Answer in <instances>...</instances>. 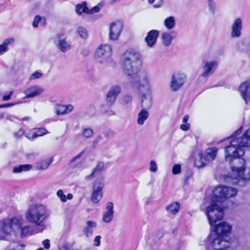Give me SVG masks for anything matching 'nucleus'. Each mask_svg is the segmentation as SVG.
I'll return each mask as SVG.
<instances>
[{
  "label": "nucleus",
  "mask_w": 250,
  "mask_h": 250,
  "mask_svg": "<svg viewBox=\"0 0 250 250\" xmlns=\"http://www.w3.org/2000/svg\"><path fill=\"white\" fill-rule=\"evenodd\" d=\"M237 190L232 187L218 186L213 190L210 205L207 208L206 213L210 226H213L217 221L223 218L224 200L236 195Z\"/></svg>",
  "instance_id": "obj_1"
},
{
  "label": "nucleus",
  "mask_w": 250,
  "mask_h": 250,
  "mask_svg": "<svg viewBox=\"0 0 250 250\" xmlns=\"http://www.w3.org/2000/svg\"><path fill=\"white\" fill-rule=\"evenodd\" d=\"M242 127L235 131L230 137L232 140L229 145L225 147V159L226 161H231L233 158L241 157L244 155L243 147L250 146V128L248 129L241 137Z\"/></svg>",
  "instance_id": "obj_2"
},
{
  "label": "nucleus",
  "mask_w": 250,
  "mask_h": 250,
  "mask_svg": "<svg viewBox=\"0 0 250 250\" xmlns=\"http://www.w3.org/2000/svg\"><path fill=\"white\" fill-rule=\"evenodd\" d=\"M141 65L140 54L133 49L127 50L123 55L122 67L123 72L131 78L139 71Z\"/></svg>",
  "instance_id": "obj_3"
},
{
  "label": "nucleus",
  "mask_w": 250,
  "mask_h": 250,
  "mask_svg": "<svg viewBox=\"0 0 250 250\" xmlns=\"http://www.w3.org/2000/svg\"><path fill=\"white\" fill-rule=\"evenodd\" d=\"M46 208L42 205L31 206L26 211L25 216L30 223L39 227L37 232H42L44 229V222L48 217Z\"/></svg>",
  "instance_id": "obj_4"
},
{
  "label": "nucleus",
  "mask_w": 250,
  "mask_h": 250,
  "mask_svg": "<svg viewBox=\"0 0 250 250\" xmlns=\"http://www.w3.org/2000/svg\"><path fill=\"white\" fill-rule=\"evenodd\" d=\"M228 162L229 163L233 177L228 176L226 180L232 185H237L240 177L243 175V173L245 171V160L239 157L233 158L232 161Z\"/></svg>",
  "instance_id": "obj_5"
},
{
  "label": "nucleus",
  "mask_w": 250,
  "mask_h": 250,
  "mask_svg": "<svg viewBox=\"0 0 250 250\" xmlns=\"http://www.w3.org/2000/svg\"><path fill=\"white\" fill-rule=\"evenodd\" d=\"M130 83L134 88L140 91L151 92L148 75L146 71H139L136 76L131 78Z\"/></svg>",
  "instance_id": "obj_6"
},
{
  "label": "nucleus",
  "mask_w": 250,
  "mask_h": 250,
  "mask_svg": "<svg viewBox=\"0 0 250 250\" xmlns=\"http://www.w3.org/2000/svg\"><path fill=\"white\" fill-rule=\"evenodd\" d=\"M231 244V238L229 237H226V238H224L215 232H211L206 241V245L212 249H216L218 247H224L225 249L229 248Z\"/></svg>",
  "instance_id": "obj_7"
},
{
  "label": "nucleus",
  "mask_w": 250,
  "mask_h": 250,
  "mask_svg": "<svg viewBox=\"0 0 250 250\" xmlns=\"http://www.w3.org/2000/svg\"><path fill=\"white\" fill-rule=\"evenodd\" d=\"M111 54V46L107 44H103L96 49L95 57L98 62L108 66L112 62L110 58Z\"/></svg>",
  "instance_id": "obj_8"
},
{
  "label": "nucleus",
  "mask_w": 250,
  "mask_h": 250,
  "mask_svg": "<svg viewBox=\"0 0 250 250\" xmlns=\"http://www.w3.org/2000/svg\"><path fill=\"white\" fill-rule=\"evenodd\" d=\"M217 152V149L215 147L208 148L204 154L202 153L198 154V159L195 160V165L199 168L205 166L215 159Z\"/></svg>",
  "instance_id": "obj_9"
},
{
  "label": "nucleus",
  "mask_w": 250,
  "mask_h": 250,
  "mask_svg": "<svg viewBox=\"0 0 250 250\" xmlns=\"http://www.w3.org/2000/svg\"><path fill=\"white\" fill-rule=\"evenodd\" d=\"M103 177L96 179L92 186L91 201L95 204L99 203L103 197L102 190L104 187Z\"/></svg>",
  "instance_id": "obj_10"
},
{
  "label": "nucleus",
  "mask_w": 250,
  "mask_h": 250,
  "mask_svg": "<svg viewBox=\"0 0 250 250\" xmlns=\"http://www.w3.org/2000/svg\"><path fill=\"white\" fill-rule=\"evenodd\" d=\"M186 75L182 72H177L173 74L169 87L173 92L179 90L186 82Z\"/></svg>",
  "instance_id": "obj_11"
},
{
  "label": "nucleus",
  "mask_w": 250,
  "mask_h": 250,
  "mask_svg": "<svg viewBox=\"0 0 250 250\" xmlns=\"http://www.w3.org/2000/svg\"><path fill=\"white\" fill-rule=\"evenodd\" d=\"M5 223L9 229V232L12 231L18 232L22 226L25 224L26 221L20 216H15L11 219H4Z\"/></svg>",
  "instance_id": "obj_12"
},
{
  "label": "nucleus",
  "mask_w": 250,
  "mask_h": 250,
  "mask_svg": "<svg viewBox=\"0 0 250 250\" xmlns=\"http://www.w3.org/2000/svg\"><path fill=\"white\" fill-rule=\"evenodd\" d=\"M218 65V62L215 60L204 61L201 77L207 78L211 76L217 69Z\"/></svg>",
  "instance_id": "obj_13"
},
{
  "label": "nucleus",
  "mask_w": 250,
  "mask_h": 250,
  "mask_svg": "<svg viewBox=\"0 0 250 250\" xmlns=\"http://www.w3.org/2000/svg\"><path fill=\"white\" fill-rule=\"evenodd\" d=\"M121 92V86L119 84L112 85L109 89L106 96L107 105L111 106Z\"/></svg>",
  "instance_id": "obj_14"
},
{
  "label": "nucleus",
  "mask_w": 250,
  "mask_h": 250,
  "mask_svg": "<svg viewBox=\"0 0 250 250\" xmlns=\"http://www.w3.org/2000/svg\"><path fill=\"white\" fill-rule=\"evenodd\" d=\"M242 19L237 18L233 21L230 27V37L232 38H239L243 30Z\"/></svg>",
  "instance_id": "obj_15"
},
{
  "label": "nucleus",
  "mask_w": 250,
  "mask_h": 250,
  "mask_svg": "<svg viewBox=\"0 0 250 250\" xmlns=\"http://www.w3.org/2000/svg\"><path fill=\"white\" fill-rule=\"evenodd\" d=\"M123 28V25L121 21H117L112 22L109 26V39L113 41L117 40L121 34Z\"/></svg>",
  "instance_id": "obj_16"
},
{
  "label": "nucleus",
  "mask_w": 250,
  "mask_h": 250,
  "mask_svg": "<svg viewBox=\"0 0 250 250\" xmlns=\"http://www.w3.org/2000/svg\"><path fill=\"white\" fill-rule=\"evenodd\" d=\"M44 89L39 85H33L26 88L23 92L26 98H32L42 94Z\"/></svg>",
  "instance_id": "obj_17"
},
{
  "label": "nucleus",
  "mask_w": 250,
  "mask_h": 250,
  "mask_svg": "<svg viewBox=\"0 0 250 250\" xmlns=\"http://www.w3.org/2000/svg\"><path fill=\"white\" fill-rule=\"evenodd\" d=\"M231 229L230 224L223 222L215 226L212 232H215L217 235L226 238V237H229L228 234L230 232Z\"/></svg>",
  "instance_id": "obj_18"
},
{
  "label": "nucleus",
  "mask_w": 250,
  "mask_h": 250,
  "mask_svg": "<svg viewBox=\"0 0 250 250\" xmlns=\"http://www.w3.org/2000/svg\"><path fill=\"white\" fill-rule=\"evenodd\" d=\"M54 43L59 50L63 53L69 50L71 45L66 41V38L63 36L57 35L54 40Z\"/></svg>",
  "instance_id": "obj_19"
},
{
  "label": "nucleus",
  "mask_w": 250,
  "mask_h": 250,
  "mask_svg": "<svg viewBox=\"0 0 250 250\" xmlns=\"http://www.w3.org/2000/svg\"><path fill=\"white\" fill-rule=\"evenodd\" d=\"M240 94L246 104L250 100V80H248L242 83L239 86Z\"/></svg>",
  "instance_id": "obj_20"
},
{
  "label": "nucleus",
  "mask_w": 250,
  "mask_h": 250,
  "mask_svg": "<svg viewBox=\"0 0 250 250\" xmlns=\"http://www.w3.org/2000/svg\"><path fill=\"white\" fill-rule=\"evenodd\" d=\"M106 210L103 215L102 220L104 223H109L113 220L114 212L113 204L112 202H109L106 204Z\"/></svg>",
  "instance_id": "obj_21"
},
{
  "label": "nucleus",
  "mask_w": 250,
  "mask_h": 250,
  "mask_svg": "<svg viewBox=\"0 0 250 250\" xmlns=\"http://www.w3.org/2000/svg\"><path fill=\"white\" fill-rule=\"evenodd\" d=\"M159 35V31L157 30H152L147 33L145 38V42L148 46L152 47L156 44Z\"/></svg>",
  "instance_id": "obj_22"
},
{
  "label": "nucleus",
  "mask_w": 250,
  "mask_h": 250,
  "mask_svg": "<svg viewBox=\"0 0 250 250\" xmlns=\"http://www.w3.org/2000/svg\"><path fill=\"white\" fill-rule=\"evenodd\" d=\"M176 31L164 32L161 34V38L163 44L165 46H169L172 42L173 39L176 37Z\"/></svg>",
  "instance_id": "obj_23"
},
{
  "label": "nucleus",
  "mask_w": 250,
  "mask_h": 250,
  "mask_svg": "<svg viewBox=\"0 0 250 250\" xmlns=\"http://www.w3.org/2000/svg\"><path fill=\"white\" fill-rule=\"evenodd\" d=\"M152 96L151 92L142 94V100L141 106L142 109H149L152 105Z\"/></svg>",
  "instance_id": "obj_24"
},
{
  "label": "nucleus",
  "mask_w": 250,
  "mask_h": 250,
  "mask_svg": "<svg viewBox=\"0 0 250 250\" xmlns=\"http://www.w3.org/2000/svg\"><path fill=\"white\" fill-rule=\"evenodd\" d=\"M73 109V106L71 104H58L54 108L55 112L57 115L67 114L72 111Z\"/></svg>",
  "instance_id": "obj_25"
},
{
  "label": "nucleus",
  "mask_w": 250,
  "mask_h": 250,
  "mask_svg": "<svg viewBox=\"0 0 250 250\" xmlns=\"http://www.w3.org/2000/svg\"><path fill=\"white\" fill-rule=\"evenodd\" d=\"M104 165L103 162H99L95 168L93 169L91 174L89 175L86 176L84 177L85 180H92L94 177L98 176L100 175L101 172L104 169Z\"/></svg>",
  "instance_id": "obj_26"
},
{
  "label": "nucleus",
  "mask_w": 250,
  "mask_h": 250,
  "mask_svg": "<svg viewBox=\"0 0 250 250\" xmlns=\"http://www.w3.org/2000/svg\"><path fill=\"white\" fill-rule=\"evenodd\" d=\"M47 133V130L43 128L36 129L34 131L29 132L25 134V137L31 141H34L37 137L42 136Z\"/></svg>",
  "instance_id": "obj_27"
},
{
  "label": "nucleus",
  "mask_w": 250,
  "mask_h": 250,
  "mask_svg": "<svg viewBox=\"0 0 250 250\" xmlns=\"http://www.w3.org/2000/svg\"><path fill=\"white\" fill-rule=\"evenodd\" d=\"M97 226V223L93 221H88L86 226L83 229V232L86 237H89L93 233V229Z\"/></svg>",
  "instance_id": "obj_28"
},
{
  "label": "nucleus",
  "mask_w": 250,
  "mask_h": 250,
  "mask_svg": "<svg viewBox=\"0 0 250 250\" xmlns=\"http://www.w3.org/2000/svg\"><path fill=\"white\" fill-rule=\"evenodd\" d=\"M10 234L9 229L6 226L4 220L0 222V239H4Z\"/></svg>",
  "instance_id": "obj_29"
},
{
  "label": "nucleus",
  "mask_w": 250,
  "mask_h": 250,
  "mask_svg": "<svg viewBox=\"0 0 250 250\" xmlns=\"http://www.w3.org/2000/svg\"><path fill=\"white\" fill-rule=\"evenodd\" d=\"M149 117L148 112L144 109H142L138 115L137 124L139 125H143Z\"/></svg>",
  "instance_id": "obj_30"
},
{
  "label": "nucleus",
  "mask_w": 250,
  "mask_h": 250,
  "mask_svg": "<svg viewBox=\"0 0 250 250\" xmlns=\"http://www.w3.org/2000/svg\"><path fill=\"white\" fill-rule=\"evenodd\" d=\"M236 49L240 52L248 53L250 51V45L243 40L239 41L236 44Z\"/></svg>",
  "instance_id": "obj_31"
},
{
  "label": "nucleus",
  "mask_w": 250,
  "mask_h": 250,
  "mask_svg": "<svg viewBox=\"0 0 250 250\" xmlns=\"http://www.w3.org/2000/svg\"><path fill=\"white\" fill-rule=\"evenodd\" d=\"M34 231L33 227L31 225H26L23 226L18 232H20L21 237H24L27 235L32 234Z\"/></svg>",
  "instance_id": "obj_32"
},
{
  "label": "nucleus",
  "mask_w": 250,
  "mask_h": 250,
  "mask_svg": "<svg viewBox=\"0 0 250 250\" xmlns=\"http://www.w3.org/2000/svg\"><path fill=\"white\" fill-rule=\"evenodd\" d=\"M180 205L178 202H173L168 205L167 208V210L172 214H176L179 211Z\"/></svg>",
  "instance_id": "obj_33"
},
{
  "label": "nucleus",
  "mask_w": 250,
  "mask_h": 250,
  "mask_svg": "<svg viewBox=\"0 0 250 250\" xmlns=\"http://www.w3.org/2000/svg\"><path fill=\"white\" fill-rule=\"evenodd\" d=\"M32 167V165L29 164L16 166L13 168V172L14 173H19L23 171H28L31 170Z\"/></svg>",
  "instance_id": "obj_34"
},
{
  "label": "nucleus",
  "mask_w": 250,
  "mask_h": 250,
  "mask_svg": "<svg viewBox=\"0 0 250 250\" xmlns=\"http://www.w3.org/2000/svg\"><path fill=\"white\" fill-rule=\"evenodd\" d=\"M164 24L167 29H172L175 25V18L172 16L167 17L165 20Z\"/></svg>",
  "instance_id": "obj_35"
},
{
  "label": "nucleus",
  "mask_w": 250,
  "mask_h": 250,
  "mask_svg": "<svg viewBox=\"0 0 250 250\" xmlns=\"http://www.w3.org/2000/svg\"><path fill=\"white\" fill-rule=\"evenodd\" d=\"M52 163L50 160H44L37 163L35 168L37 170H43L46 169Z\"/></svg>",
  "instance_id": "obj_36"
},
{
  "label": "nucleus",
  "mask_w": 250,
  "mask_h": 250,
  "mask_svg": "<svg viewBox=\"0 0 250 250\" xmlns=\"http://www.w3.org/2000/svg\"><path fill=\"white\" fill-rule=\"evenodd\" d=\"M57 195L62 202H66L67 199L71 200L73 197L71 193H69L66 196L64 194L63 191L62 189H59L57 191Z\"/></svg>",
  "instance_id": "obj_37"
},
{
  "label": "nucleus",
  "mask_w": 250,
  "mask_h": 250,
  "mask_svg": "<svg viewBox=\"0 0 250 250\" xmlns=\"http://www.w3.org/2000/svg\"><path fill=\"white\" fill-rule=\"evenodd\" d=\"M76 11L79 15L82 14L83 12L87 14L88 8L86 7V2H83L82 4H78L76 6Z\"/></svg>",
  "instance_id": "obj_38"
},
{
  "label": "nucleus",
  "mask_w": 250,
  "mask_h": 250,
  "mask_svg": "<svg viewBox=\"0 0 250 250\" xmlns=\"http://www.w3.org/2000/svg\"><path fill=\"white\" fill-rule=\"evenodd\" d=\"M245 180H250V168L247 169V171L246 174H244V172L243 175L240 177L238 184L240 186H243Z\"/></svg>",
  "instance_id": "obj_39"
},
{
  "label": "nucleus",
  "mask_w": 250,
  "mask_h": 250,
  "mask_svg": "<svg viewBox=\"0 0 250 250\" xmlns=\"http://www.w3.org/2000/svg\"><path fill=\"white\" fill-rule=\"evenodd\" d=\"M77 33L82 39H85L87 37V31L86 29L83 27H79L78 28Z\"/></svg>",
  "instance_id": "obj_40"
},
{
  "label": "nucleus",
  "mask_w": 250,
  "mask_h": 250,
  "mask_svg": "<svg viewBox=\"0 0 250 250\" xmlns=\"http://www.w3.org/2000/svg\"><path fill=\"white\" fill-rule=\"evenodd\" d=\"M93 135V130L89 127H85L83 129V135L87 138L91 137Z\"/></svg>",
  "instance_id": "obj_41"
},
{
  "label": "nucleus",
  "mask_w": 250,
  "mask_h": 250,
  "mask_svg": "<svg viewBox=\"0 0 250 250\" xmlns=\"http://www.w3.org/2000/svg\"><path fill=\"white\" fill-rule=\"evenodd\" d=\"M42 73L39 71H36L30 76L29 80L30 81L36 80L42 78Z\"/></svg>",
  "instance_id": "obj_42"
},
{
  "label": "nucleus",
  "mask_w": 250,
  "mask_h": 250,
  "mask_svg": "<svg viewBox=\"0 0 250 250\" xmlns=\"http://www.w3.org/2000/svg\"><path fill=\"white\" fill-rule=\"evenodd\" d=\"M181 172V167L180 164L174 165L172 169V174L177 175Z\"/></svg>",
  "instance_id": "obj_43"
},
{
  "label": "nucleus",
  "mask_w": 250,
  "mask_h": 250,
  "mask_svg": "<svg viewBox=\"0 0 250 250\" xmlns=\"http://www.w3.org/2000/svg\"><path fill=\"white\" fill-rule=\"evenodd\" d=\"M157 165L156 162L151 160L150 162V167L149 169L150 171L155 172L157 170Z\"/></svg>",
  "instance_id": "obj_44"
},
{
  "label": "nucleus",
  "mask_w": 250,
  "mask_h": 250,
  "mask_svg": "<svg viewBox=\"0 0 250 250\" xmlns=\"http://www.w3.org/2000/svg\"><path fill=\"white\" fill-rule=\"evenodd\" d=\"M24 133L23 130L22 128H20L17 131L14 133V136L16 139H19L23 135Z\"/></svg>",
  "instance_id": "obj_45"
},
{
  "label": "nucleus",
  "mask_w": 250,
  "mask_h": 250,
  "mask_svg": "<svg viewBox=\"0 0 250 250\" xmlns=\"http://www.w3.org/2000/svg\"><path fill=\"white\" fill-rule=\"evenodd\" d=\"M132 97L129 95H125L123 98V101L125 104L130 103L132 102Z\"/></svg>",
  "instance_id": "obj_46"
},
{
  "label": "nucleus",
  "mask_w": 250,
  "mask_h": 250,
  "mask_svg": "<svg viewBox=\"0 0 250 250\" xmlns=\"http://www.w3.org/2000/svg\"><path fill=\"white\" fill-rule=\"evenodd\" d=\"M208 4L209 10L212 13H214L215 10V3L213 0L208 1Z\"/></svg>",
  "instance_id": "obj_47"
},
{
  "label": "nucleus",
  "mask_w": 250,
  "mask_h": 250,
  "mask_svg": "<svg viewBox=\"0 0 250 250\" xmlns=\"http://www.w3.org/2000/svg\"><path fill=\"white\" fill-rule=\"evenodd\" d=\"M42 21V18L40 16H36L33 22V26L35 27H37L38 26V24L40 21Z\"/></svg>",
  "instance_id": "obj_48"
},
{
  "label": "nucleus",
  "mask_w": 250,
  "mask_h": 250,
  "mask_svg": "<svg viewBox=\"0 0 250 250\" xmlns=\"http://www.w3.org/2000/svg\"><path fill=\"white\" fill-rule=\"evenodd\" d=\"M101 236L100 235L96 236L94 240V246L96 247H99L101 244Z\"/></svg>",
  "instance_id": "obj_49"
},
{
  "label": "nucleus",
  "mask_w": 250,
  "mask_h": 250,
  "mask_svg": "<svg viewBox=\"0 0 250 250\" xmlns=\"http://www.w3.org/2000/svg\"><path fill=\"white\" fill-rule=\"evenodd\" d=\"M100 11V8L98 6H95L91 9L90 10H88V14H92L98 12Z\"/></svg>",
  "instance_id": "obj_50"
},
{
  "label": "nucleus",
  "mask_w": 250,
  "mask_h": 250,
  "mask_svg": "<svg viewBox=\"0 0 250 250\" xmlns=\"http://www.w3.org/2000/svg\"><path fill=\"white\" fill-rule=\"evenodd\" d=\"M7 46H6L3 43L0 45V55L3 54L4 52L7 51Z\"/></svg>",
  "instance_id": "obj_51"
},
{
  "label": "nucleus",
  "mask_w": 250,
  "mask_h": 250,
  "mask_svg": "<svg viewBox=\"0 0 250 250\" xmlns=\"http://www.w3.org/2000/svg\"><path fill=\"white\" fill-rule=\"evenodd\" d=\"M14 41H15V40L14 38H9V39H7L5 40L4 41V42H3V43L4 44H5L6 46H7V45L8 44L13 43L14 42Z\"/></svg>",
  "instance_id": "obj_52"
},
{
  "label": "nucleus",
  "mask_w": 250,
  "mask_h": 250,
  "mask_svg": "<svg viewBox=\"0 0 250 250\" xmlns=\"http://www.w3.org/2000/svg\"><path fill=\"white\" fill-rule=\"evenodd\" d=\"M42 244L46 249H48L50 248V241L48 239H46L43 241Z\"/></svg>",
  "instance_id": "obj_53"
},
{
  "label": "nucleus",
  "mask_w": 250,
  "mask_h": 250,
  "mask_svg": "<svg viewBox=\"0 0 250 250\" xmlns=\"http://www.w3.org/2000/svg\"><path fill=\"white\" fill-rule=\"evenodd\" d=\"M180 128L184 131H187L189 128V124H182L180 125Z\"/></svg>",
  "instance_id": "obj_54"
},
{
  "label": "nucleus",
  "mask_w": 250,
  "mask_h": 250,
  "mask_svg": "<svg viewBox=\"0 0 250 250\" xmlns=\"http://www.w3.org/2000/svg\"><path fill=\"white\" fill-rule=\"evenodd\" d=\"M13 94V91H10L8 95H5L3 97L2 100L3 101H8L10 99V98Z\"/></svg>",
  "instance_id": "obj_55"
},
{
  "label": "nucleus",
  "mask_w": 250,
  "mask_h": 250,
  "mask_svg": "<svg viewBox=\"0 0 250 250\" xmlns=\"http://www.w3.org/2000/svg\"><path fill=\"white\" fill-rule=\"evenodd\" d=\"M83 153V152H80V153H79L77 155H76L75 157H73L72 160H71V162H75L76 160L78 159H80L82 154Z\"/></svg>",
  "instance_id": "obj_56"
},
{
  "label": "nucleus",
  "mask_w": 250,
  "mask_h": 250,
  "mask_svg": "<svg viewBox=\"0 0 250 250\" xmlns=\"http://www.w3.org/2000/svg\"><path fill=\"white\" fill-rule=\"evenodd\" d=\"M102 139V137L101 136H97L96 139L93 141V143L94 145H96L99 140H100Z\"/></svg>",
  "instance_id": "obj_57"
},
{
  "label": "nucleus",
  "mask_w": 250,
  "mask_h": 250,
  "mask_svg": "<svg viewBox=\"0 0 250 250\" xmlns=\"http://www.w3.org/2000/svg\"><path fill=\"white\" fill-rule=\"evenodd\" d=\"M188 119V115H185L183 118V122L185 124H188L187 122Z\"/></svg>",
  "instance_id": "obj_58"
},
{
  "label": "nucleus",
  "mask_w": 250,
  "mask_h": 250,
  "mask_svg": "<svg viewBox=\"0 0 250 250\" xmlns=\"http://www.w3.org/2000/svg\"><path fill=\"white\" fill-rule=\"evenodd\" d=\"M6 119L9 120L10 121H13L14 119H17V118L14 116H7Z\"/></svg>",
  "instance_id": "obj_59"
},
{
  "label": "nucleus",
  "mask_w": 250,
  "mask_h": 250,
  "mask_svg": "<svg viewBox=\"0 0 250 250\" xmlns=\"http://www.w3.org/2000/svg\"><path fill=\"white\" fill-rule=\"evenodd\" d=\"M29 119H30V117H24V118H22L21 120L22 121H27L29 120Z\"/></svg>",
  "instance_id": "obj_60"
},
{
  "label": "nucleus",
  "mask_w": 250,
  "mask_h": 250,
  "mask_svg": "<svg viewBox=\"0 0 250 250\" xmlns=\"http://www.w3.org/2000/svg\"><path fill=\"white\" fill-rule=\"evenodd\" d=\"M8 105V104H0V108L7 107Z\"/></svg>",
  "instance_id": "obj_61"
},
{
  "label": "nucleus",
  "mask_w": 250,
  "mask_h": 250,
  "mask_svg": "<svg viewBox=\"0 0 250 250\" xmlns=\"http://www.w3.org/2000/svg\"><path fill=\"white\" fill-rule=\"evenodd\" d=\"M4 115L3 113H0V119L4 118Z\"/></svg>",
  "instance_id": "obj_62"
},
{
  "label": "nucleus",
  "mask_w": 250,
  "mask_h": 250,
  "mask_svg": "<svg viewBox=\"0 0 250 250\" xmlns=\"http://www.w3.org/2000/svg\"><path fill=\"white\" fill-rule=\"evenodd\" d=\"M155 0H148V3L152 4L153 3Z\"/></svg>",
  "instance_id": "obj_63"
},
{
  "label": "nucleus",
  "mask_w": 250,
  "mask_h": 250,
  "mask_svg": "<svg viewBox=\"0 0 250 250\" xmlns=\"http://www.w3.org/2000/svg\"><path fill=\"white\" fill-rule=\"evenodd\" d=\"M6 104H8V107L12 106H13L14 105H15V104H13V103Z\"/></svg>",
  "instance_id": "obj_64"
}]
</instances>
